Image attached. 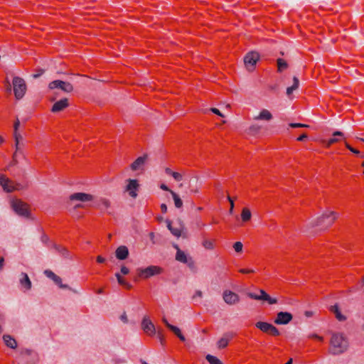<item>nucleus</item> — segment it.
<instances>
[{
	"label": "nucleus",
	"instance_id": "nucleus-3",
	"mask_svg": "<svg viewBox=\"0 0 364 364\" xmlns=\"http://www.w3.org/2000/svg\"><path fill=\"white\" fill-rule=\"evenodd\" d=\"M14 92L16 99H21L25 95L26 85L23 78L14 77L13 79Z\"/></svg>",
	"mask_w": 364,
	"mask_h": 364
},
{
	"label": "nucleus",
	"instance_id": "nucleus-15",
	"mask_svg": "<svg viewBox=\"0 0 364 364\" xmlns=\"http://www.w3.org/2000/svg\"><path fill=\"white\" fill-rule=\"evenodd\" d=\"M70 200H78L81 202L90 201L93 200V196L85 193H75L69 197Z\"/></svg>",
	"mask_w": 364,
	"mask_h": 364
},
{
	"label": "nucleus",
	"instance_id": "nucleus-61",
	"mask_svg": "<svg viewBox=\"0 0 364 364\" xmlns=\"http://www.w3.org/2000/svg\"><path fill=\"white\" fill-rule=\"evenodd\" d=\"M164 323L166 325V326L169 329L170 326H173L172 324L169 323L166 318H163L162 319Z\"/></svg>",
	"mask_w": 364,
	"mask_h": 364
},
{
	"label": "nucleus",
	"instance_id": "nucleus-38",
	"mask_svg": "<svg viewBox=\"0 0 364 364\" xmlns=\"http://www.w3.org/2000/svg\"><path fill=\"white\" fill-rule=\"evenodd\" d=\"M261 129V127L258 124H252L249 128V132L251 134H257Z\"/></svg>",
	"mask_w": 364,
	"mask_h": 364
},
{
	"label": "nucleus",
	"instance_id": "nucleus-31",
	"mask_svg": "<svg viewBox=\"0 0 364 364\" xmlns=\"http://www.w3.org/2000/svg\"><path fill=\"white\" fill-rule=\"evenodd\" d=\"M170 193L171 194L173 199L174 200V205L176 208H181L183 206V201L181 198L176 194L174 191H170Z\"/></svg>",
	"mask_w": 364,
	"mask_h": 364
},
{
	"label": "nucleus",
	"instance_id": "nucleus-44",
	"mask_svg": "<svg viewBox=\"0 0 364 364\" xmlns=\"http://www.w3.org/2000/svg\"><path fill=\"white\" fill-rule=\"evenodd\" d=\"M43 273H44V274H45L48 278H49V279H52V280H53V279L55 277V276H56V274H55L53 272H52L51 270H50V269H46V270L44 271V272H43Z\"/></svg>",
	"mask_w": 364,
	"mask_h": 364
},
{
	"label": "nucleus",
	"instance_id": "nucleus-58",
	"mask_svg": "<svg viewBox=\"0 0 364 364\" xmlns=\"http://www.w3.org/2000/svg\"><path fill=\"white\" fill-rule=\"evenodd\" d=\"M161 210L163 213H166V211H167V206H166V205L164 204V203H162L161 205Z\"/></svg>",
	"mask_w": 364,
	"mask_h": 364
},
{
	"label": "nucleus",
	"instance_id": "nucleus-42",
	"mask_svg": "<svg viewBox=\"0 0 364 364\" xmlns=\"http://www.w3.org/2000/svg\"><path fill=\"white\" fill-rule=\"evenodd\" d=\"M269 333H270L272 336H277L280 334L278 328H277L274 326L272 325V326L269 328Z\"/></svg>",
	"mask_w": 364,
	"mask_h": 364
},
{
	"label": "nucleus",
	"instance_id": "nucleus-25",
	"mask_svg": "<svg viewBox=\"0 0 364 364\" xmlns=\"http://www.w3.org/2000/svg\"><path fill=\"white\" fill-rule=\"evenodd\" d=\"M272 114L271 112L265 109H263L259 114L258 116L255 117L254 119L255 120H266L269 121L272 119Z\"/></svg>",
	"mask_w": 364,
	"mask_h": 364
},
{
	"label": "nucleus",
	"instance_id": "nucleus-43",
	"mask_svg": "<svg viewBox=\"0 0 364 364\" xmlns=\"http://www.w3.org/2000/svg\"><path fill=\"white\" fill-rule=\"evenodd\" d=\"M289 127L291 128H303V127H309V125L301 123H290Z\"/></svg>",
	"mask_w": 364,
	"mask_h": 364
},
{
	"label": "nucleus",
	"instance_id": "nucleus-27",
	"mask_svg": "<svg viewBox=\"0 0 364 364\" xmlns=\"http://www.w3.org/2000/svg\"><path fill=\"white\" fill-rule=\"evenodd\" d=\"M176 259L180 262L186 264L188 262L189 257H188L186 253L181 249H178V251H176Z\"/></svg>",
	"mask_w": 364,
	"mask_h": 364
},
{
	"label": "nucleus",
	"instance_id": "nucleus-47",
	"mask_svg": "<svg viewBox=\"0 0 364 364\" xmlns=\"http://www.w3.org/2000/svg\"><path fill=\"white\" fill-rule=\"evenodd\" d=\"M43 73H44V70L43 69H38V73L32 75V77L33 78H38L40 76H41Z\"/></svg>",
	"mask_w": 364,
	"mask_h": 364
},
{
	"label": "nucleus",
	"instance_id": "nucleus-63",
	"mask_svg": "<svg viewBox=\"0 0 364 364\" xmlns=\"http://www.w3.org/2000/svg\"><path fill=\"white\" fill-rule=\"evenodd\" d=\"M117 282H118L119 284H120L122 286H123L124 284H126V282H127L122 277Z\"/></svg>",
	"mask_w": 364,
	"mask_h": 364
},
{
	"label": "nucleus",
	"instance_id": "nucleus-50",
	"mask_svg": "<svg viewBox=\"0 0 364 364\" xmlns=\"http://www.w3.org/2000/svg\"><path fill=\"white\" fill-rule=\"evenodd\" d=\"M299 79L296 77L294 76L293 77V85H292V86H294L296 89H297L299 87Z\"/></svg>",
	"mask_w": 364,
	"mask_h": 364
},
{
	"label": "nucleus",
	"instance_id": "nucleus-8",
	"mask_svg": "<svg viewBox=\"0 0 364 364\" xmlns=\"http://www.w3.org/2000/svg\"><path fill=\"white\" fill-rule=\"evenodd\" d=\"M20 354L23 356H28L27 364H36L39 360L38 353L34 350L29 348H21Z\"/></svg>",
	"mask_w": 364,
	"mask_h": 364
},
{
	"label": "nucleus",
	"instance_id": "nucleus-6",
	"mask_svg": "<svg viewBox=\"0 0 364 364\" xmlns=\"http://www.w3.org/2000/svg\"><path fill=\"white\" fill-rule=\"evenodd\" d=\"M48 87L50 90L53 89H60L62 91L65 92H70L73 90V86L71 83L60 80H56L50 82L48 85Z\"/></svg>",
	"mask_w": 364,
	"mask_h": 364
},
{
	"label": "nucleus",
	"instance_id": "nucleus-1",
	"mask_svg": "<svg viewBox=\"0 0 364 364\" xmlns=\"http://www.w3.org/2000/svg\"><path fill=\"white\" fill-rule=\"evenodd\" d=\"M338 216V214L334 211L324 213L316 221L311 223L307 228L308 229H312L316 227L320 230H325L333 223Z\"/></svg>",
	"mask_w": 364,
	"mask_h": 364
},
{
	"label": "nucleus",
	"instance_id": "nucleus-28",
	"mask_svg": "<svg viewBox=\"0 0 364 364\" xmlns=\"http://www.w3.org/2000/svg\"><path fill=\"white\" fill-rule=\"evenodd\" d=\"M259 294L253 292H248L247 295L249 298L252 299L261 301L262 299H263V298L266 296L267 293L263 289H259Z\"/></svg>",
	"mask_w": 364,
	"mask_h": 364
},
{
	"label": "nucleus",
	"instance_id": "nucleus-39",
	"mask_svg": "<svg viewBox=\"0 0 364 364\" xmlns=\"http://www.w3.org/2000/svg\"><path fill=\"white\" fill-rule=\"evenodd\" d=\"M203 246L208 250H213L214 247L212 241L209 240H204L203 242Z\"/></svg>",
	"mask_w": 364,
	"mask_h": 364
},
{
	"label": "nucleus",
	"instance_id": "nucleus-37",
	"mask_svg": "<svg viewBox=\"0 0 364 364\" xmlns=\"http://www.w3.org/2000/svg\"><path fill=\"white\" fill-rule=\"evenodd\" d=\"M261 301L267 302L269 304H274L277 303V299L276 298L271 297L268 294H267Z\"/></svg>",
	"mask_w": 364,
	"mask_h": 364
},
{
	"label": "nucleus",
	"instance_id": "nucleus-53",
	"mask_svg": "<svg viewBox=\"0 0 364 364\" xmlns=\"http://www.w3.org/2000/svg\"><path fill=\"white\" fill-rule=\"evenodd\" d=\"M308 138V135L306 133H303L301 136L297 138L299 141H303Z\"/></svg>",
	"mask_w": 364,
	"mask_h": 364
},
{
	"label": "nucleus",
	"instance_id": "nucleus-7",
	"mask_svg": "<svg viewBox=\"0 0 364 364\" xmlns=\"http://www.w3.org/2000/svg\"><path fill=\"white\" fill-rule=\"evenodd\" d=\"M259 58V55L256 51H250L244 58V63L247 68L250 70L256 65Z\"/></svg>",
	"mask_w": 364,
	"mask_h": 364
},
{
	"label": "nucleus",
	"instance_id": "nucleus-52",
	"mask_svg": "<svg viewBox=\"0 0 364 364\" xmlns=\"http://www.w3.org/2000/svg\"><path fill=\"white\" fill-rule=\"evenodd\" d=\"M296 89L294 86H291L287 88V95L290 96V95Z\"/></svg>",
	"mask_w": 364,
	"mask_h": 364
},
{
	"label": "nucleus",
	"instance_id": "nucleus-51",
	"mask_svg": "<svg viewBox=\"0 0 364 364\" xmlns=\"http://www.w3.org/2000/svg\"><path fill=\"white\" fill-rule=\"evenodd\" d=\"M41 240L43 243H48L49 242V237L46 234L42 235Z\"/></svg>",
	"mask_w": 364,
	"mask_h": 364
},
{
	"label": "nucleus",
	"instance_id": "nucleus-17",
	"mask_svg": "<svg viewBox=\"0 0 364 364\" xmlns=\"http://www.w3.org/2000/svg\"><path fill=\"white\" fill-rule=\"evenodd\" d=\"M14 135L15 141H16V152L14 153V154L13 156V162H14V164H16L17 163V160H16L17 155L18 153H21V145L20 144V141L23 139V136L18 132H14Z\"/></svg>",
	"mask_w": 364,
	"mask_h": 364
},
{
	"label": "nucleus",
	"instance_id": "nucleus-5",
	"mask_svg": "<svg viewBox=\"0 0 364 364\" xmlns=\"http://www.w3.org/2000/svg\"><path fill=\"white\" fill-rule=\"evenodd\" d=\"M11 207L14 211L20 216L28 217L30 212L26 203L21 200H13Z\"/></svg>",
	"mask_w": 364,
	"mask_h": 364
},
{
	"label": "nucleus",
	"instance_id": "nucleus-32",
	"mask_svg": "<svg viewBox=\"0 0 364 364\" xmlns=\"http://www.w3.org/2000/svg\"><path fill=\"white\" fill-rule=\"evenodd\" d=\"M53 281L60 289L72 290L71 287H70L68 284H64L62 283V279L58 275L55 276Z\"/></svg>",
	"mask_w": 364,
	"mask_h": 364
},
{
	"label": "nucleus",
	"instance_id": "nucleus-13",
	"mask_svg": "<svg viewBox=\"0 0 364 364\" xmlns=\"http://www.w3.org/2000/svg\"><path fill=\"white\" fill-rule=\"evenodd\" d=\"M148 159V154L138 157L130 166L132 171L144 170V165Z\"/></svg>",
	"mask_w": 364,
	"mask_h": 364
},
{
	"label": "nucleus",
	"instance_id": "nucleus-21",
	"mask_svg": "<svg viewBox=\"0 0 364 364\" xmlns=\"http://www.w3.org/2000/svg\"><path fill=\"white\" fill-rule=\"evenodd\" d=\"M115 256L119 260H124L129 256V250L127 247L121 245L117 248L115 251Z\"/></svg>",
	"mask_w": 364,
	"mask_h": 364
},
{
	"label": "nucleus",
	"instance_id": "nucleus-60",
	"mask_svg": "<svg viewBox=\"0 0 364 364\" xmlns=\"http://www.w3.org/2000/svg\"><path fill=\"white\" fill-rule=\"evenodd\" d=\"M97 262L99 263H103L105 262V259L104 257H102V256H97Z\"/></svg>",
	"mask_w": 364,
	"mask_h": 364
},
{
	"label": "nucleus",
	"instance_id": "nucleus-30",
	"mask_svg": "<svg viewBox=\"0 0 364 364\" xmlns=\"http://www.w3.org/2000/svg\"><path fill=\"white\" fill-rule=\"evenodd\" d=\"M169 330L171 331L181 341H186L185 336L181 333L180 328L175 326H170Z\"/></svg>",
	"mask_w": 364,
	"mask_h": 364
},
{
	"label": "nucleus",
	"instance_id": "nucleus-45",
	"mask_svg": "<svg viewBox=\"0 0 364 364\" xmlns=\"http://www.w3.org/2000/svg\"><path fill=\"white\" fill-rule=\"evenodd\" d=\"M170 232L172 233V235H173L176 237H178L181 236V231L178 228H173L172 229H171Z\"/></svg>",
	"mask_w": 364,
	"mask_h": 364
},
{
	"label": "nucleus",
	"instance_id": "nucleus-4",
	"mask_svg": "<svg viewBox=\"0 0 364 364\" xmlns=\"http://www.w3.org/2000/svg\"><path fill=\"white\" fill-rule=\"evenodd\" d=\"M136 271L139 277L147 279L150 277L159 274L161 272L162 269L158 266L151 265L144 269L138 268Z\"/></svg>",
	"mask_w": 364,
	"mask_h": 364
},
{
	"label": "nucleus",
	"instance_id": "nucleus-35",
	"mask_svg": "<svg viewBox=\"0 0 364 364\" xmlns=\"http://www.w3.org/2000/svg\"><path fill=\"white\" fill-rule=\"evenodd\" d=\"M251 216H252L251 212L248 208H245L242 209V214H241V218H242V221L247 222V221L250 220L251 218Z\"/></svg>",
	"mask_w": 364,
	"mask_h": 364
},
{
	"label": "nucleus",
	"instance_id": "nucleus-16",
	"mask_svg": "<svg viewBox=\"0 0 364 364\" xmlns=\"http://www.w3.org/2000/svg\"><path fill=\"white\" fill-rule=\"evenodd\" d=\"M19 283L24 291L30 290L32 287L31 281L25 272L21 273Z\"/></svg>",
	"mask_w": 364,
	"mask_h": 364
},
{
	"label": "nucleus",
	"instance_id": "nucleus-9",
	"mask_svg": "<svg viewBox=\"0 0 364 364\" xmlns=\"http://www.w3.org/2000/svg\"><path fill=\"white\" fill-rule=\"evenodd\" d=\"M293 318V316L291 313L287 311H280L277 313V318L274 320V323L277 325H287Z\"/></svg>",
	"mask_w": 364,
	"mask_h": 364
},
{
	"label": "nucleus",
	"instance_id": "nucleus-11",
	"mask_svg": "<svg viewBox=\"0 0 364 364\" xmlns=\"http://www.w3.org/2000/svg\"><path fill=\"white\" fill-rule=\"evenodd\" d=\"M223 299L226 304L233 305L239 302L240 297L236 293L226 290L223 292Z\"/></svg>",
	"mask_w": 364,
	"mask_h": 364
},
{
	"label": "nucleus",
	"instance_id": "nucleus-33",
	"mask_svg": "<svg viewBox=\"0 0 364 364\" xmlns=\"http://www.w3.org/2000/svg\"><path fill=\"white\" fill-rule=\"evenodd\" d=\"M278 72L282 73L284 70L288 68V64L286 60L282 58H278L277 60Z\"/></svg>",
	"mask_w": 364,
	"mask_h": 364
},
{
	"label": "nucleus",
	"instance_id": "nucleus-2",
	"mask_svg": "<svg viewBox=\"0 0 364 364\" xmlns=\"http://www.w3.org/2000/svg\"><path fill=\"white\" fill-rule=\"evenodd\" d=\"M348 342L342 333H333L331 338L330 353L333 355H340L347 350Z\"/></svg>",
	"mask_w": 364,
	"mask_h": 364
},
{
	"label": "nucleus",
	"instance_id": "nucleus-14",
	"mask_svg": "<svg viewBox=\"0 0 364 364\" xmlns=\"http://www.w3.org/2000/svg\"><path fill=\"white\" fill-rule=\"evenodd\" d=\"M0 186L6 193H11L16 189L15 186L12 184L11 181L4 175H0Z\"/></svg>",
	"mask_w": 364,
	"mask_h": 364
},
{
	"label": "nucleus",
	"instance_id": "nucleus-64",
	"mask_svg": "<svg viewBox=\"0 0 364 364\" xmlns=\"http://www.w3.org/2000/svg\"><path fill=\"white\" fill-rule=\"evenodd\" d=\"M304 314L306 317H311L313 316L314 313H313V311H306Z\"/></svg>",
	"mask_w": 364,
	"mask_h": 364
},
{
	"label": "nucleus",
	"instance_id": "nucleus-34",
	"mask_svg": "<svg viewBox=\"0 0 364 364\" xmlns=\"http://www.w3.org/2000/svg\"><path fill=\"white\" fill-rule=\"evenodd\" d=\"M205 359L210 364H223V363L220 359L210 354H208L205 356Z\"/></svg>",
	"mask_w": 364,
	"mask_h": 364
},
{
	"label": "nucleus",
	"instance_id": "nucleus-49",
	"mask_svg": "<svg viewBox=\"0 0 364 364\" xmlns=\"http://www.w3.org/2000/svg\"><path fill=\"white\" fill-rule=\"evenodd\" d=\"M210 110H211V112H212L213 113H214V114H217V115H218V116H220V117H224V115H223V114L220 112V111L218 109H217V108H211V109H210Z\"/></svg>",
	"mask_w": 364,
	"mask_h": 364
},
{
	"label": "nucleus",
	"instance_id": "nucleus-24",
	"mask_svg": "<svg viewBox=\"0 0 364 364\" xmlns=\"http://www.w3.org/2000/svg\"><path fill=\"white\" fill-rule=\"evenodd\" d=\"M329 310L333 313L336 316V318L339 321H343L346 319V317L345 316H343L340 309H339V307H338V305L337 304H336L335 305H333L331 306L330 308H329Z\"/></svg>",
	"mask_w": 364,
	"mask_h": 364
},
{
	"label": "nucleus",
	"instance_id": "nucleus-41",
	"mask_svg": "<svg viewBox=\"0 0 364 364\" xmlns=\"http://www.w3.org/2000/svg\"><path fill=\"white\" fill-rule=\"evenodd\" d=\"M242 243L241 242H236L233 245V248L236 252H241L242 251Z\"/></svg>",
	"mask_w": 364,
	"mask_h": 364
},
{
	"label": "nucleus",
	"instance_id": "nucleus-23",
	"mask_svg": "<svg viewBox=\"0 0 364 364\" xmlns=\"http://www.w3.org/2000/svg\"><path fill=\"white\" fill-rule=\"evenodd\" d=\"M3 340L7 347L12 349H16L17 348V342L11 336L4 335Z\"/></svg>",
	"mask_w": 364,
	"mask_h": 364
},
{
	"label": "nucleus",
	"instance_id": "nucleus-20",
	"mask_svg": "<svg viewBox=\"0 0 364 364\" xmlns=\"http://www.w3.org/2000/svg\"><path fill=\"white\" fill-rule=\"evenodd\" d=\"M233 333L227 332L224 333L223 336L218 341L217 346L219 349L225 348L228 345L229 341L232 338Z\"/></svg>",
	"mask_w": 364,
	"mask_h": 364
},
{
	"label": "nucleus",
	"instance_id": "nucleus-59",
	"mask_svg": "<svg viewBox=\"0 0 364 364\" xmlns=\"http://www.w3.org/2000/svg\"><path fill=\"white\" fill-rule=\"evenodd\" d=\"M160 188L164 190V191H169L170 192V189L168 188V187L164 184V183H162L161 186H160Z\"/></svg>",
	"mask_w": 364,
	"mask_h": 364
},
{
	"label": "nucleus",
	"instance_id": "nucleus-26",
	"mask_svg": "<svg viewBox=\"0 0 364 364\" xmlns=\"http://www.w3.org/2000/svg\"><path fill=\"white\" fill-rule=\"evenodd\" d=\"M109 205V201L105 198H100L99 200L95 202V206L99 208L102 210H107Z\"/></svg>",
	"mask_w": 364,
	"mask_h": 364
},
{
	"label": "nucleus",
	"instance_id": "nucleus-46",
	"mask_svg": "<svg viewBox=\"0 0 364 364\" xmlns=\"http://www.w3.org/2000/svg\"><path fill=\"white\" fill-rule=\"evenodd\" d=\"M172 176L176 181H181L183 179L182 175L178 172H173Z\"/></svg>",
	"mask_w": 364,
	"mask_h": 364
},
{
	"label": "nucleus",
	"instance_id": "nucleus-22",
	"mask_svg": "<svg viewBox=\"0 0 364 364\" xmlns=\"http://www.w3.org/2000/svg\"><path fill=\"white\" fill-rule=\"evenodd\" d=\"M344 136L343 133L340 131H336L333 133V137L331 139L326 140H323V144L326 146H330L331 144L337 142L338 141V139L337 136H341L343 137Z\"/></svg>",
	"mask_w": 364,
	"mask_h": 364
},
{
	"label": "nucleus",
	"instance_id": "nucleus-57",
	"mask_svg": "<svg viewBox=\"0 0 364 364\" xmlns=\"http://www.w3.org/2000/svg\"><path fill=\"white\" fill-rule=\"evenodd\" d=\"M202 295H203V293L200 290H197L194 294V296H193V299H195L197 296L198 297H202Z\"/></svg>",
	"mask_w": 364,
	"mask_h": 364
},
{
	"label": "nucleus",
	"instance_id": "nucleus-19",
	"mask_svg": "<svg viewBox=\"0 0 364 364\" xmlns=\"http://www.w3.org/2000/svg\"><path fill=\"white\" fill-rule=\"evenodd\" d=\"M52 247L65 259H72V255L67 248L55 243H52Z\"/></svg>",
	"mask_w": 364,
	"mask_h": 364
},
{
	"label": "nucleus",
	"instance_id": "nucleus-18",
	"mask_svg": "<svg viewBox=\"0 0 364 364\" xmlns=\"http://www.w3.org/2000/svg\"><path fill=\"white\" fill-rule=\"evenodd\" d=\"M69 105L68 100L67 98H63L57 101L54 103L52 107L51 111L53 112H58L68 107Z\"/></svg>",
	"mask_w": 364,
	"mask_h": 364
},
{
	"label": "nucleus",
	"instance_id": "nucleus-36",
	"mask_svg": "<svg viewBox=\"0 0 364 364\" xmlns=\"http://www.w3.org/2000/svg\"><path fill=\"white\" fill-rule=\"evenodd\" d=\"M186 264L188 267V268L193 272H197V267L195 264V262L193 261V258L191 257H189V259L188 262L186 263Z\"/></svg>",
	"mask_w": 364,
	"mask_h": 364
},
{
	"label": "nucleus",
	"instance_id": "nucleus-12",
	"mask_svg": "<svg viewBox=\"0 0 364 364\" xmlns=\"http://www.w3.org/2000/svg\"><path fill=\"white\" fill-rule=\"evenodd\" d=\"M127 185L126 186V191L129 192V195L132 198H136L137 193L136 191L139 189V185L138 183L137 180L136 179H128L127 180Z\"/></svg>",
	"mask_w": 364,
	"mask_h": 364
},
{
	"label": "nucleus",
	"instance_id": "nucleus-54",
	"mask_svg": "<svg viewBox=\"0 0 364 364\" xmlns=\"http://www.w3.org/2000/svg\"><path fill=\"white\" fill-rule=\"evenodd\" d=\"M19 126H20V122H19L18 119L17 118L14 124V132H18V129Z\"/></svg>",
	"mask_w": 364,
	"mask_h": 364
},
{
	"label": "nucleus",
	"instance_id": "nucleus-48",
	"mask_svg": "<svg viewBox=\"0 0 364 364\" xmlns=\"http://www.w3.org/2000/svg\"><path fill=\"white\" fill-rule=\"evenodd\" d=\"M120 272L122 274L126 275L129 273V269L125 266H122L121 269H120Z\"/></svg>",
	"mask_w": 364,
	"mask_h": 364
},
{
	"label": "nucleus",
	"instance_id": "nucleus-10",
	"mask_svg": "<svg viewBox=\"0 0 364 364\" xmlns=\"http://www.w3.org/2000/svg\"><path fill=\"white\" fill-rule=\"evenodd\" d=\"M141 328L146 333L150 336H154L156 334L155 326L147 316H145L143 318L141 321Z\"/></svg>",
	"mask_w": 364,
	"mask_h": 364
},
{
	"label": "nucleus",
	"instance_id": "nucleus-56",
	"mask_svg": "<svg viewBox=\"0 0 364 364\" xmlns=\"http://www.w3.org/2000/svg\"><path fill=\"white\" fill-rule=\"evenodd\" d=\"M120 319L124 323H127L128 322V318H127L126 313H124L123 314L121 315Z\"/></svg>",
	"mask_w": 364,
	"mask_h": 364
},
{
	"label": "nucleus",
	"instance_id": "nucleus-40",
	"mask_svg": "<svg viewBox=\"0 0 364 364\" xmlns=\"http://www.w3.org/2000/svg\"><path fill=\"white\" fill-rule=\"evenodd\" d=\"M346 148H347L349 151H350L352 153H353V154H356V155H358V156H360V157H362V158H364V155H363V154H362V155H361V154H360V152L358 150H357V149H355L353 148V147H352L351 146H350L348 143H346Z\"/></svg>",
	"mask_w": 364,
	"mask_h": 364
},
{
	"label": "nucleus",
	"instance_id": "nucleus-55",
	"mask_svg": "<svg viewBox=\"0 0 364 364\" xmlns=\"http://www.w3.org/2000/svg\"><path fill=\"white\" fill-rule=\"evenodd\" d=\"M240 272L242 273V274H248V273L254 272V270L253 269H240Z\"/></svg>",
	"mask_w": 364,
	"mask_h": 364
},
{
	"label": "nucleus",
	"instance_id": "nucleus-29",
	"mask_svg": "<svg viewBox=\"0 0 364 364\" xmlns=\"http://www.w3.org/2000/svg\"><path fill=\"white\" fill-rule=\"evenodd\" d=\"M272 324L263 321H258L256 323L255 326L264 333H269V328Z\"/></svg>",
	"mask_w": 364,
	"mask_h": 364
},
{
	"label": "nucleus",
	"instance_id": "nucleus-62",
	"mask_svg": "<svg viewBox=\"0 0 364 364\" xmlns=\"http://www.w3.org/2000/svg\"><path fill=\"white\" fill-rule=\"evenodd\" d=\"M229 202H230V208H232V209H234V200H232V198L230 196H228V198Z\"/></svg>",
	"mask_w": 364,
	"mask_h": 364
}]
</instances>
